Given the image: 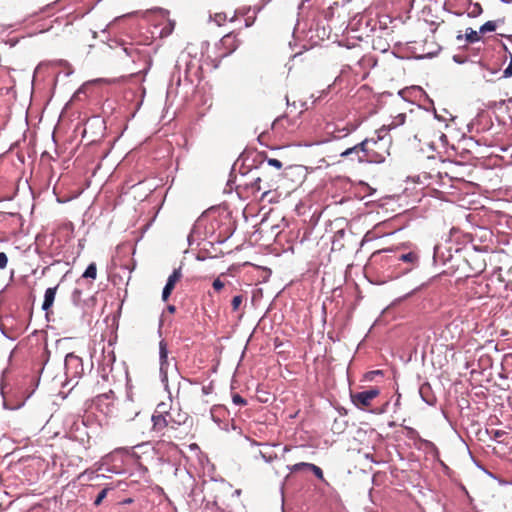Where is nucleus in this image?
I'll return each instance as SVG.
<instances>
[{
	"mask_svg": "<svg viewBox=\"0 0 512 512\" xmlns=\"http://www.w3.org/2000/svg\"><path fill=\"white\" fill-rule=\"evenodd\" d=\"M402 126L403 137L407 140L424 141L433 150L445 148L448 145L447 136L438 128V123L430 116H410L399 114L393 119L391 127Z\"/></svg>",
	"mask_w": 512,
	"mask_h": 512,
	"instance_id": "1",
	"label": "nucleus"
},
{
	"mask_svg": "<svg viewBox=\"0 0 512 512\" xmlns=\"http://www.w3.org/2000/svg\"><path fill=\"white\" fill-rule=\"evenodd\" d=\"M393 120L388 125H383L375 131L374 135L362 142L347 148L341 153V157H348L352 152H362L361 159L369 163H382L390 155L392 137L389 132L399 126L391 127Z\"/></svg>",
	"mask_w": 512,
	"mask_h": 512,
	"instance_id": "2",
	"label": "nucleus"
},
{
	"mask_svg": "<svg viewBox=\"0 0 512 512\" xmlns=\"http://www.w3.org/2000/svg\"><path fill=\"white\" fill-rule=\"evenodd\" d=\"M188 419V413L180 407L161 402L156 406L152 415V430L162 437L171 438L174 432L184 425Z\"/></svg>",
	"mask_w": 512,
	"mask_h": 512,
	"instance_id": "3",
	"label": "nucleus"
},
{
	"mask_svg": "<svg viewBox=\"0 0 512 512\" xmlns=\"http://www.w3.org/2000/svg\"><path fill=\"white\" fill-rule=\"evenodd\" d=\"M289 175L288 172L282 174L281 172H276L271 174L266 166H261V175L257 177L254 182L251 184V187L255 191H262V199H267L269 202H277L278 198L283 194L286 196L293 189H285L281 191V185L279 182Z\"/></svg>",
	"mask_w": 512,
	"mask_h": 512,
	"instance_id": "4",
	"label": "nucleus"
},
{
	"mask_svg": "<svg viewBox=\"0 0 512 512\" xmlns=\"http://www.w3.org/2000/svg\"><path fill=\"white\" fill-rule=\"evenodd\" d=\"M241 41L238 38V34L235 32H229L225 34L217 44L219 50V58H225L237 50Z\"/></svg>",
	"mask_w": 512,
	"mask_h": 512,
	"instance_id": "5",
	"label": "nucleus"
},
{
	"mask_svg": "<svg viewBox=\"0 0 512 512\" xmlns=\"http://www.w3.org/2000/svg\"><path fill=\"white\" fill-rule=\"evenodd\" d=\"M379 394L380 390L372 387L369 390L351 394V401L357 408L366 409Z\"/></svg>",
	"mask_w": 512,
	"mask_h": 512,
	"instance_id": "6",
	"label": "nucleus"
},
{
	"mask_svg": "<svg viewBox=\"0 0 512 512\" xmlns=\"http://www.w3.org/2000/svg\"><path fill=\"white\" fill-rule=\"evenodd\" d=\"M297 127L296 120L288 115L277 117L272 123V130L276 135L283 136L285 133H292Z\"/></svg>",
	"mask_w": 512,
	"mask_h": 512,
	"instance_id": "7",
	"label": "nucleus"
},
{
	"mask_svg": "<svg viewBox=\"0 0 512 512\" xmlns=\"http://www.w3.org/2000/svg\"><path fill=\"white\" fill-rule=\"evenodd\" d=\"M467 265L469 266V273L466 277H473L481 274L486 269V261L483 256L477 252L468 254L465 258Z\"/></svg>",
	"mask_w": 512,
	"mask_h": 512,
	"instance_id": "8",
	"label": "nucleus"
},
{
	"mask_svg": "<svg viewBox=\"0 0 512 512\" xmlns=\"http://www.w3.org/2000/svg\"><path fill=\"white\" fill-rule=\"evenodd\" d=\"M182 272L181 268L174 269L172 274L168 277L167 283L162 291V300L167 301L170 295L172 294L176 284L181 280Z\"/></svg>",
	"mask_w": 512,
	"mask_h": 512,
	"instance_id": "9",
	"label": "nucleus"
},
{
	"mask_svg": "<svg viewBox=\"0 0 512 512\" xmlns=\"http://www.w3.org/2000/svg\"><path fill=\"white\" fill-rule=\"evenodd\" d=\"M357 127V124L349 122L342 126L335 125L333 130H328L327 133L331 134L333 139H342L347 137L352 132H354L357 129Z\"/></svg>",
	"mask_w": 512,
	"mask_h": 512,
	"instance_id": "10",
	"label": "nucleus"
},
{
	"mask_svg": "<svg viewBox=\"0 0 512 512\" xmlns=\"http://www.w3.org/2000/svg\"><path fill=\"white\" fill-rule=\"evenodd\" d=\"M345 237L346 232L343 229L334 233L331 248L332 251H341L342 249L346 248Z\"/></svg>",
	"mask_w": 512,
	"mask_h": 512,
	"instance_id": "11",
	"label": "nucleus"
},
{
	"mask_svg": "<svg viewBox=\"0 0 512 512\" xmlns=\"http://www.w3.org/2000/svg\"><path fill=\"white\" fill-rule=\"evenodd\" d=\"M58 286L59 285H56L55 287H50L45 291L44 301L42 304L43 310L48 311L52 307Z\"/></svg>",
	"mask_w": 512,
	"mask_h": 512,
	"instance_id": "12",
	"label": "nucleus"
},
{
	"mask_svg": "<svg viewBox=\"0 0 512 512\" xmlns=\"http://www.w3.org/2000/svg\"><path fill=\"white\" fill-rule=\"evenodd\" d=\"M464 37H465L466 42L472 44V43L480 41L482 38V35H481V33H479V31H476L472 28H467L465 30Z\"/></svg>",
	"mask_w": 512,
	"mask_h": 512,
	"instance_id": "13",
	"label": "nucleus"
},
{
	"mask_svg": "<svg viewBox=\"0 0 512 512\" xmlns=\"http://www.w3.org/2000/svg\"><path fill=\"white\" fill-rule=\"evenodd\" d=\"M398 259L410 264V267L406 269L407 271H409L412 269L413 265L418 261L419 257L415 252L411 251L406 254L400 255Z\"/></svg>",
	"mask_w": 512,
	"mask_h": 512,
	"instance_id": "14",
	"label": "nucleus"
},
{
	"mask_svg": "<svg viewBox=\"0 0 512 512\" xmlns=\"http://www.w3.org/2000/svg\"><path fill=\"white\" fill-rule=\"evenodd\" d=\"M483 12V8L479 3H470L467 8V15L470 18H476Z\"/></svg>",
	"mask_w": 512,
	"mask_h": 512,
	"instance_id": "15",
	"label": "nucleus"
},
{
	"mask_svg": "<svg viewBox=\"0 0 512 512\" xmlns=\"http://www.w3.org/2000/svg\"><path fill=\"white\" fill-rule=\"evenodd\" d=\"M234 19H235V14L233 16L229 17L228 14L225 12H218V13H215L213 16V20L218 26L224 25V23L228 20L234 21Z\"/></svg>",
	"mask_w": 512,
	"mask_h": 512,
	"instance_id": "16",
	"label": "nucleus"
},
{
	"mask_svg": "<svg viewBox=\"0 0 512 512\" xmlns=\"http://www.w3.org/2000/svg\"><path fill=\"white\" fill-rule=\"evenodd\" d=\"M265 163L267 164V166L274 167L277 170V172H281L282 167H283V163L280 160L275 159V158L265 157L264 160L261 162V166H265Z\"/></svg>",
	"mask_w": 512,
	"mask_h": 512,
	"instance_id": "17",
	"label": "nucleus"
},
{
	"mask_svg": "<svg viewBox=\"0 0 512 512\" xmlns=\"http://www.w3.org/2000/svg\"><path fill=\"white\" fill-rule=\"evenodd\" d=\"M159 348H160L159 354H160L161 370H163L164 365L167 364V358H168L167 344L164 341H161Z\"/></svg>",
	"mask_w": 512,
	"mask_h": 512,
	"instance_id": "18",
	"label": "nucleus"
},
{
	"mask_svg": "<svg viewBox=\"0 0 512 512\" xmlns=\"http://www.w3.org/2000/svg\"><path fill=\"white\" fill-rule=\"evenodd\" d=\"M496 28L497 24L495 21H487L486 23L480 26L479 33H481V35H484L488 32H494Z\"/></svg>",
	"mask_w": 512,
	"mask_h": 512,
	"instance_id": "19",
	"label": "nucleus"
},
{
	"mask_svg": "<svg viewBox=\"0 0 512 512\" xmlns=\"http://www.w3.org/2000/svg\"><path fill=\"white\" fill-rule=\"evenodd\" d=\"M97 276V267L95 263H90L83 273L82 277L95 279Z\"/></svg>",
	"mask_w": 512,
	"mask_h": 512,
	"instance_id": "20",
	"label": "nucleus"
},
{
	"mask_svg": "<svg viewBox=\"0 0 512 512\" xmlns=\"http://www.w3.org/2000/svg\"><path fill=\"white\" fill-rule=\"evenodd\" d=\"M308 470H310L311 472H313V474L320 480L324 481V474H323V471L322 469L315 465V464H310V466H308Z\"/></svg>",
	"mask_w": 512,
	"mask_h": 512,
	"instance_id": "21",
	"label": "nucleus"
},
{
	"mask_svg": "<svg viewBox=\"0 0 512 512\" xmlns=\"http://www.w3.org/2000/svg\"><path fill=\"white\" fill-rule=\"evenodd\" d=\"M244 301L243 295H236L232 298L231 306L233 311H237Z\"/></svg>",
	"mask_w": 512,
	"mask_h": 512,
	"instance_id": "22",
	"label": "nucleus"
},
{
	"mask_svg": "<svg viewBox=\"0 0 512 512\" xmlns=\"http://www.w3.org/2000/svg\"><path fill=\"white\" fill-rule=\"evenodd\" d=\"M72 301L76 306H79L82 302V291L78 288L74 289L72 292Z\"/></svg>",
	"mask_w": 512,
	"mask_h": 512,
	"instance_id": "23",
	"label": "nucleus"
},
{
	"mask_svg": "<svg viewBox=\"0 0 512 512\" xmlns=\"http://www.w3.org/2000/svg\"><path fill=\"white\" fill-rule=\"evenodd\" d=\"M222 276H224V274H221V276L216 278L212 283V287L217 293H219L225 287V283L221 280Z\"/></svg>",
	"mask_w": 512,
	"mask_h": 512,
	"instance_id": "24",
	"label": "nucleus"
},
{
	"mask_svg": "<svg viewBox=\"0 0 512 512\" xmlns=\"http://www.w3.org/2000/svg\"><path fill=\"white\" fill-rule=\"evenodd\" d=\"M311 463H306V462H300V463H296L294 464L293 466L290 467V471L291 472H299L303 469H307L308 470V466H310Z\"/></svg>",
	"mask_w": 512,
	"mask_h": 512,
	"instance_id": "25",
	"label": "nucleus"
},
{
	"mask_svg": "<svg viewBox=\"0 0 512 512\" xmlns=\"http://www.w3.org/2000/svg\"><path fill=\"white\" fill-rule=\"evenodd\" d=\"M510 61L508 66L503 70L502 78L512 77V53L509 52Z\"/></svg>",
	"mask_w": 512,
	"mask_h": 512,
	"instance_id": "26",
	"label": "nucleus"
},
{
	"mask_svg": "<svg viewBox=\"0 0 512 512\" xmlns=\"http://www.w3.org/2000/svg\"><path fill=\"white\" fill-rule=\"evenodd\" d=\"M232 401L235 405L239 406H245L247 404V401L238 393L232 395Z\"/></svg>",
	"mask_w": 512,
	"mask_h": 512,
	"instance_id": "27",
	"label": "nucleus"
},
{
	"mask_svg": "<svg viewBox=\"0 0 512 512\" xmlns=\"http://www.w3.org/2000/svg\"><path fill=\"white\" fill-rule=\"evenodd\" d=\"M107 493H108V488H104L103 490H101L94 501V505L99 506L102 503V501L104 500V498L107 496Z\"/></svg>",
	"mask_w": 512,
	"mask_h": 512,
	"instance_id": "28",
	"label": "nucleus"
},
{
	"mask_svg": "<svg viewBox=\"0 0 512 512\" xmlns=\"http://www.w3.org/2000/svg\"><path fill=\"white\" fill-rule=\"evenodd\" d=\"M71 362H77L81 364V359L78 356L74 355L73 353H69L65 358V363L66 365H69Z\"/></svg>",
	"mask_w": 512,
	"mask_h": 512,
	"instance_id": "29",
	"label": "nucleus"
},
{
	"mask_svg": "<svg viewBox=\"0 0 512 512\" xmlns=\"http://www.w3.org/2000/svg\"><path fill=\"white\" fill-rule=\"evenodd\" d=\"M8 257L4 252H0V269H5L7 267Z\"/></svg>",
	"mask_w": 512,
	"mask_h": 512,
	"instance_id": "30",
	"label": "nucleus"
},
{
	"mask_svg": "<svg viewBox=\"0 0 512 512\" xmlns=\"http://www.w3.org/2000/svg\"><path fill=\"white\" fill-rule=\"evenodd\" d=\"M507 435V433L505 431H502V430H495L493 431V437L495 439H500L501 437Z\"/></svg>",
	"mask_w": 512,
	"mask_h": 512,
	"instance_id": "31",
	"label": "nucleus"
},
{
	"mask_svg": "<svg viewBox=\"0 0 512 512\" xmlns=\"http://www.w3.org/2000/svg\"><path fill=\"white\" fill-rule=\"evenodd\" d=\"M352 154L357 156L359 162H366L364 159H361L362 152H352L350 155Z\"/></svg>",
	"mask_w": 512,
	"mask_h": 512,
	"instance_id": "32",
	"label": "nucleus"
},
{
	"mask_svg": "<svg viewBox=\"0 0 512 512\" xmlns=\"http://www.w3.org/2000/svg\"><path fill=\"white\" fill-rule=\"evenodd\" d=\"M167 310H168L170 313H174V312L176 311V308H175V306H174V305H169V306L167 307Z\"/></svg>",
	"mask_w": 512,
	"mask_h": 512,
	"instance_id": "33",
	"label": "nucleus"
},
{
	"mask_svg": "<svg viewBox=\"0 0 512 512\" xmlns=\"http://www.w3.org/2000/svg\"><path fill=\"white\" fill-rule=\"evenodd\" d=\"M462 38H463V36H462V35H458V36H457V39H458V40H461Z\"/></svg>",
	"mask_w": 512,
	"mask_h": 512,
	"instance_id": "34",
	"label": "nucleus"
},
{
	"mask_svg": "<svg viewBox=\"0 0 512 512\" xmlns=\"http://www.w3.org/2000/svg\"><path fill=\"white\" fill-rule=\"evenodd\" d=\"M202 390H203V392H204V393H207V391H206V388H205V387H202Z\"/></svg>",
	"mask_w": 512,
	"mask_h": 512,
	"instance_id": "35",
	"label": "nucleus"
}]
</instances>
